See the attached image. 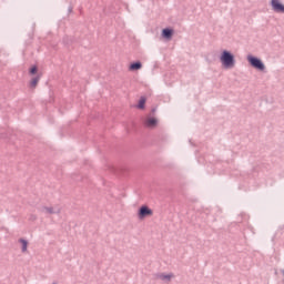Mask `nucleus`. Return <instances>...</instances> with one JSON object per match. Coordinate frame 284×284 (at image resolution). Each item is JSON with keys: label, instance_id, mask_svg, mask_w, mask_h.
Instances as JSON below:
<instances>
[{"label": "nucleus", "instance_id": "obj_1", "mask_svg": "<svg viewBox=\"0 0 284 284\" xmlns=\"http://www.w3.org/2000/svg\"><path fill=\"white\" fill-rule=\"evenodd\" d=\"M220 61L225 70H232L234 65H236V59L234 54L231 53L229 50H223L220 55Z\"/></svg>", "mask_w": 284, "mask_h": 284}, {"label": "nucleus", "instance_id": "obj_2", "mask_svg": "<svg viewBox=\"0 0 284 284\" xmlns=\"http://www.w3.org/2000/svg\"><path fill=\"white\" fill-rule=\"evenodd\" d=\"M247 61L250 63V65L252 68H254L255 70H260V72H263V70H265V63H263V60H261L260 58H256L252 54L247 55Z\"/></svg>", "mask_w": 284, "mask_h": 284}, {"label": "nucleus", "instance_id": "obj_3", "mask_svg": "<svg viewBox=\"0 0 284 284\" xmlns=\"http://www.w3.org/2000/svg\"><path fill=\"white\" fill-rule=\"evenodd\" d=\"M152 209H150L148 205H142L138 211V219L143 221V219H146V216H152Z\"/></svg>", "mask_w": 284, "mask_h": 284}, {"label": "nucleus", "instance_id": "obj_4", "mask_svg": "<svg viewBox=\"0 0 284 284\" xmlns=\"http://www.w3.org/2000/svg\"><path fill=\"white\" fill-rule=\"evenodd\" d=\"M271 8L280 14H284V4L281 3V0H271Z\"/></svg>", "mask_w": 284, "mask_h": 284}, {"label": "nucleus", "instance_id": "obj_5", "mask_svg": "<svg viewBox=\"0 0 284 284\" xmlns=\"http://www.w3.org/2000/svg\"><path fill=\"white\" fill-rule=\"evenodd\" d=\"M42 212L45 214H59L61 212V209H54L52 206H43Z\"/></svg>", "mask_w": 284, "mask_h": 284}, {"label": "nucleus", "instance_id": "obj_6", "mask_svg": "<svg viewBox=\"0 0 284 284\" xmlns=\"http://www.w3.org/2000/svg\"><path fill=\"white\" fill-rule=\"evenodd\" d=\"M173 276H174L173 274H165V273L156 274V278H160V281H166V283H170Z\"/></svg>", "mask_w": 284, "mask_h": 284}, {"label": "nucleus", "instance_id": "obj_7", "mask_svg": "<svg viewBox=\"0 0 284 284\" xmlns=\"http://www.w3.org/2000/svg\"><path fill=\"white\" fill-rule=\"evenodd\" d=\"M174 34V30L170 28H165L162 30V37L163 39H172V36Z\"/></svg>", "mask_w": 284, "mask_h": 284}, {"label": "nucleus", "instance_id": "obj_8", "mask_svg": "<svg viewBox=\"0 0 284 284\" xmlns=\"http://www.w3.org/2000/svg\"><path fill=\"white\" fill-rule=\"evenodd\" d=\"M142 68H143V64L141 63V61H135L130 64L129 70H131V72H134L136 70H141Z\"/></svg>", "mask_w": 284, "mask_h": 284}, {"label": "nucleus", "instance_id": "obj_9", "mask_svg": "<svg viewBox=\"0 0 284 284\" xmlns=\"http://www.w3.org/2000/svg\"><path fill=\"white\" fill-rule=\"evenodd\" d=\"M156 123H159V121L155 118H149L145 121L146 128H156Z\"/></svg>", "mask_w": 284, "mask_h": 284}, {"label": "nucleus", "instance_id": "obj_10", "mask_svg": "<svg viewBox=\"0 0 284 284\" xmlns=\"http://www.w3.org/2000/svg\"><path fill=\"white\" fill-rule=\"evenodd\" d=\"M41 81V77L37 75L36 78L31 79L30 88H37V84Z\"/></svg>", "mask_w": 284, "mask_h": 284}, {"label": "nucleus", "instance_id": "obj_11", "mask_svg": "<svg viewBox=\"0 0 284 284\" xmlns=\"http://www.w3.org/2000/svg\"><path fill=\"white\" fill-rule=\"evenodd\" d=\"M19 243L22 244V252H28V242L23 239H20Z\"/></svg>", "mask_w": 284, "mask_h": 284}, {"label": "nucleus", "instance_id": "obj_12", "mask_svg": "<svg viewBox=\"0 0 284 284\" xmlns=\"http://www.w3.org/2000/svg\"><path fill=\"white\" fill-rule=\"evenodd\" d=\"M138 108L139 110H143L145 108V98L139 100Z\"/></svg>", "mask_w": 284, "mask_h": 284}, {"label": "nucleus", "instance_id": "obj_13", "mask_svg": "<svg viewBox=\"0 0 284 284\" xmlns=\"http://www.w3.org/2000/svg\"><path fill=\"white\" fill-rule=\"evenodd\" d=\"M39 72V68L37 65H33L29 70V74H37Z\"/></svg>", "mask_w": 284, "mask_h": 284}, {"label": "nucleus", "instance_id": "obj_14", "mask_svg": "<svg viewBox=\"0 0 284 284\" xmlns=\"http://www.w3.org/2000/svg\"><path fill=\"white\" fill-rule=\"evenodd\" d=\"M69 12H72V7L69 8Z\"/></svg>", "mask_w": 284, "mask_h": 284}, {"label": "nucleus", "instance_id": "obj_15", "mask_svg": "<svg viewBox=\"0 0 284 284\" xmlns=\"http://www.w3.org/2000/svg\"><path fill=\"white\" fill-rule=\"evenodd\" d=\"M53 284H57V283H53Z\"/></svg>", "mask_w": 284, "mask_h": 284}]
</instances>
